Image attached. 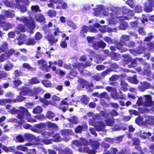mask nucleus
I'll use <instances>...</instances> for the list:
<instances>
[{
	"label": "nucleus",
	"instance_id": "1",
	"mask_svg": "<svg viewBox=\"0 0 154 154\" xmlns=\"http://www.w3.org/2000/svg\"><path fill=\"white\" fill-rule=\"evenodd\" d=\"M49 3L47 4L49 8L54 9L49 10L47 12L48 16L50 18L55 17L56 15V10L63 9L66 10L68 8L67 4L63 0H49Z\"/></svg>",
	"mask_w": 154,
	"mask_h": 154
},
{
	"label": "nucleus",
	"instance_id": "2",
	"mask_svg": "<svg viewBox=\"0 0 154 154\" xmlns=\"http://www.w3.org/2000/svg\"><path fill=\"white\" fill-rule=\"evenodd\" d=\"M130 39V36L126 35H122L120 38L119 41H117L115 44L117 49L122 53L126 51L127 49L124 48L123 46L126 44V42L129 41Z\"/></svg>",
	"mask_w": 154,
	"mask_h": 154
},
{
	"label": "nucleus",
	"instance_id": "3",
	"mask_svg": "<svg viewBox=\"0 0 154 154\" xmlns=\"http://www.w3.org/2000/svg\"><path fill=\"white\" fill-rule=\"evenodd\" d=\"M14 4L15 8H18L21 13H24L27 11L26 5H28L29 1V0H15Z\"/></svg>",
	"mask_w": 154,
	"mask_h": 154
},
{
	"label": "nucleus",
	"instance_id": "4",
	"mask_svg": "<svg viewBox=\"0 0 154 154\" xmlns=\"http://www.w3.org/2000/svg\"><path fill=\"white\" fill-rule=\"evenodd\" d=\"M22 21L29 29L33 30L35 28V24L33 18L24 17L22 19Z\"/></svg>",
	"mask_w": 154,
	"mask_h": 154
},
{
	"label": "nucleus",
	"instance_id": "5",
	"mask_svg": "<svg viewBox=\"0 0 154 154\" xmlns=\"http://www.w3.org/2000/svg\"><path fill=\"white\" fill-rule=\"evenodd\" d=\"M45 38L48 41V44L51 46L55 45L58 40V38H56L53 35L51 34L47 35Z\"/></svg>",
	"mask_w": 154,
	"mask_h": 154
},
{
	"label": "nucleus",
	"instance_id": "6",
	"mask_svg": "<svg viewBox=\"0 0 154 154\" xmlns=\"http://www.w3.org/2000/svg\"><path fill=\"white\" fill-rule=\"evenodd\" d=\"M150 83L147 81L141 82L140 85L138 87V90L140 91L143 92L145 90L150 88H151Z\"/></svg>",
	"mask_w": 154,
	"mask_h": 154
},
{
	"label": "nucleus",
	"instance_id": "7",
	"mask_svg": "<svg viewBox=\"0 0 154 154\" xmlns=\"http://www.w3.org/2000/svg\"><path fill=\"white\" fill-rule=\"evenodd\" d=\"M146 49V47L143 46L142 45H140L135 49L130 50V51L131 53L133 54L137 53L141 54L144 53Z\"/></svg>",
	"mask_w": 154,
	"mask_h": 154
},
{
	"label": "nucleus",
	"instance_id": "8",
	"mask_svg": "<svg viewBox=\"0 0 154 154\" xmlns=\"http://www.w3.org/2000/svg\"><path fill=\"white\" fill-rule=\"evenodd\" d=\"M92 43V47L95 50H97L100 48H103L106 46V43L102 40H100L99 42H94Z\"/></svg>",
	"mask_w": 154,
	"mask_h": 154
},
{
	"label": "nucleus",
	"instance_id": "9",
	"mask_svg": "<svg viewBox=\"0 0 154 154\" xmlns=\"http://www.w3.org/2000/svg\"><path fill=\"white\" fill-rule=\"evenodd\" d=\"M112 12L110 14V16L113 18H117L118 16L122 13V8L119 7H114L111 9Z\"/></svg>",
	"mask_w": 154,
	"mask_h": 154
},
{
	"label": "nucleus",
	"instance_id": "10",
	"mask_svg": "<svg viewBox=\"0 0 154 154\" xmlns=\"http://www.w3.org/2000/svg\"><path fill=\"white\" fill-rule=\"evenodd\" d=\"M88 126L87 124H83L81 125H78L76 127L75 129V132L77 134L81 133L83 131L87 130Z\"/></svg>",
	"mask_w": 154,
	"mask_h": 154
},
{
	"label": "nucleus",
	"instance_id": "11",
	"mask_svg": "<svg viewBox=\"0 0 154 154\" xmlns=\"http://www.w3.org/2000/svg\"><path fill=\"white\" fill-rule=\"evenodd\" d=\"M151 66L149 64L146 63L143 67V71L142 73L143 75L150 76L152 75V72L151 70Z\"/></svg>",
	"mask_w": 154,
	"mask_h": 154
},
{
	"label": "nucleus",
	"instance_id": "12",
	"mask_svg": "<svg viewBox=\"0 0 154 154\" xmlns=\"http://www.w3.org/2000/svg\"><path fill=\"white\" fill-rule=\"evenodd\" d=\"M46 127V124L45 123L41 122L34 125L33 128H32V131L34 132H37L39 130L42 129Z\"/></svg>",
	"mask_w": 154,
	"mask_h": 154
},
{
	"label": "nucleus",
	"instance_id": "13",
	"mask_svg": "<svg viewBox=\"0 0 154 154\" xmlns=\"http://www.w3.org/2000/svg\"><path fill=\"white\" fill-rule=\"evenodd\" d=\"M122 13L123 14L126 15L128 16H130L131 17L134 16V11L128 9L125 6H123L122 8Z\"/></svg>",
	"mask_w": 154,
	"mask_h": 154
},
{
	"label": "nucleus",
	"instance_id": "14",
	"mask_svg": "<svg viewBox=\"0 0 154 154\" xmlns=\"http://www.w3.org/2000/svg\"><path fill=\"white\" fill-rule=\"evenodd\" d=\"M89 30V27L86 25H83L80 31L79 35L82 38L86 37V34H87Z\"/></svg>",
	"mask_w": 154,
	"mask_h": 154
},
{
	"label": "nucleus",
	"instance_id": "15",
	"mask_svg": "<svg viewBox=\"0 0 154 154\" xmlns=\"http://www.w3.org/2000/svg\"><path fill=\"white\" fill-rule=\"evenodd\" d=\"M119 20L120 21L119 25L118 27L119 29L120 30H126L128 27V24L125 20Z\"/></svg>",
	"mask_w": 154,
	"mask_h": 154
},
{
	"label": "nucleus",
	"instance_id": "16",
	"mask_svg": "<svg viewBox=\"0 0 154 154\" xmlns=\"http://www.w3.org/2000/svg\"><path fill=\"white\" fill-rule=\"evenodd\" d=\"M123 57L124 64H128V63L131 62V63L132 65L136 64L135 62L132 61V58L129 55L125 54L123 56Z\"/></svg>",
	"mask_w": 154,
	"mask_h": 154
},
{
	"label": "nucleus",
	"instance_id": "17",
	"mask_svg": "<svg viewBox=\"0 0 154 154\" xmlns=\"http://www.w3.org/2000/svg\"><path fill=\"white\" fill-rule=\"evenodd\" d=\"M34 18L36 21L40 23L44 22L45 21V18L42 14H36Z\"/></svg>",
	"mask_w": 154,
	"mask_h": 154
},
{
	"label": "nucleus",
	"instance_id": "18",
	"mask_svg": "<svg viewBox=\"0 0 154 154\" xmlns=\"http://www.w3.org/2000/svg\"><path fill=\"white\" fill-rule=\"evenodd\" d=\"M32 91L28 87L23 86L22 87V90L20 91V94H22L23 96H26L29 93H30Z\"/></svg>",
	"mask_w": 154,
	"mask_h": 154
},
{
	"label": "nucleus",
	"instance_id": "19",
	"mask_svg": "<svg viewBox=\"0 0 154 154\" xmlns=\"http://www.w3.org/2000/svg\"><path fill=\"white\" fill-rule=\"evenodd\" d=\"M94 15L98 16L100 14V12L103 9V7L102 5H97L96 8H93Z\"/></svg>",
	"mask_w": 154,
	"mask_h": 154
},
{
	"label": "nucleus",
	"instance_id": "20",
	"mask_svg": "<svg viewBox=\"0 0 154 154\" xmlns=\"http://www.w3.org/2000/svg\"><path fill=\"white\" fill-rule=\"evenodd\" d=\"M105 127V125L104 124L101 122H98L97 124L95 126L96 130L98 131H104Z\"/></svg>",
	"mask_w": 154,
	"mask_h": 154
},
{
	"label": "nucleus",
	"instance_id": "21",
	"mask_svg": "<svg viewBox=\"0 0 154 154\" xmlns=\"http://www.w3.org/2000/svg\"><path fill=\"white\" fill-rule=\"evenodd\" d=\"M115 119L113 117H107L105 118V122L106 125L111 126L113 125L115 122Z\"/></svg>",
	"mask_w": 154,
	"mask_h": 154
},
{
	"label": "nucleus",
	"instance_id": "22",
	"mask_svg": "<svg viewBox=\"0 0 154 154\" xmlns=\"http://www.w3.org/2000/svg\"><path fill=\"white\" fill-rule=\"evenodd\" d=\"M14 66V64L10 61H7L3 66L4 69L6 71H8L11 70Z\"/></svg>",
	"mask_w": 154,
	"mask_h": 154
},
{
	"label": "nucleus",
	"instance_id": "23",
	"mask_svg": "<svg viewBox=\"0 0 154 154\" xmlns=\"http://www.w3.org/2000/svg\"><path fill=\"white\" fill-rule=\"evenodd\" d=\"M60 133L62 135L64 136H67L69 135H72L73 132L72 130L71 129H64L60 131Z\"/></svg>",
	"mask_w": 154,
	"mask_h": 154
},
{
	"label": "nucleus",
	"instance_id": "24",
	"mask_svg": "<svg viewBox=\"0 0 154 154\" xmlns=\"http://www.w3.org/2000/svg\"><path fill=\"white\" fill-rule=\"evenodd\" d=\"M127 79L130 83L134 84L136 85L139 83V81L137 79V75L136 74L134 75L132 77H128Z\"/></svg>",
	"mask_w": 154,
	"mask_h": 154
},
{
	"label": "nucleus",
	"instance_id": "25",
	"mask_svg": "<svg viewBox=\"0 0 154 154\" xmlns=\"http://www.w3.org/2000/svg\"><path fill=\"white\" fill-rule=\"evenodd\" d=\"M40 82V79L37 77L32 78L29 80V83L30 85L37 84Z\"/></svg>",
	"mask_w": 154,
	"mask_h": 154
},
{
	"label": "nucleus",
	"instance_id": "26",
	"mask_svg": "<svg viewBox=\"0 0 154 154\" xmlns=\"http://www.w3.org/2000/svg\"><path fill=\"white\" fill-rule=\"evenodd\" d=\"M2 149L6 153L10 152L14 153L15 151V149L13 146L7 147L4 145L2 147Z\"/></svg>",
	"mask_w": 154,
	"mask_h": 154
},
{
	"label": "nucleus",
	"instance_id": "27",
	"mask_svg": "<svg viewBox=\"0 0 154 154\" xmlns=\"http://www.w3.org/2000/svg\"><path fill=\"white\" fill-rule=\"evenodd\" d=\"M8 48V44L6 41H3V44L0 47V53L7 52Z\"/></svg>",
	"mask_w": 154,
	"mask_h": 154
},
{
	"label": "nucleus",
	"instance_id": "28",
	"mask_svg": "<svg viewBox=\"0 0 154 154\" xmlns=\"http://www.w3.org/2000/svg\"><path fill=\"white\" fill-rule=\"evenodd\" d=\"M143 118L140 116H138L135 119V122L138 125H145L146 122L143 121Z\"/></svg>",
	"mask_w": 154,
	"mask_h": 154
},
{
	"label": "nucleus",
	"instance_id": "29",
	"mask_svg": "<svg viewBox=\"0 0 154 154\" xmlns=\"http://www.w3.org/2000/svg\"><path fill=\"white\" fill-rule=\"evenodd\" d=\"M0 26L5 31H6L12 28L11 24L5 22L1 24Z\"/></svg>",
	"mask_w": 154,
	"mask_h": 154
},
{
	"label": "nucleus",
	"instance_id": "30",
	"mask_svg": "<svg viewBox=\"0 0 154 154\" xmlns=\"http://www.w3.org/2000/svg\"><path fill=\"white\" fill-rule=\"evenodd\" d=\"M114 92L111 93V95L114 100H116L119 99H122L123 98V95H122L120 96L119 94L116 91Z\"/></svg>",
	"mask_w": 154,
	"mask_h": 154
},
{
	"label": "nucleus",
	"instance_id": "31",
	"mask_svg": "<svg viewBox=\"0 0 154 154\" xmlns=\"http://www.w3.org/2000/svg\"><path fill=\"white\" fill-rule=\"evenodd\" d=\"M146 97L145 104L147 106H151L152 105V99L151 96L149 95H145Z\"/></svg>",
	"mask_w": 154,
	"mask_h": 154
},
{
	"label": "nucleus",
	"instance_id": "32",
	"mask_svg": "<svg viewBox=\"0 0 154 154\" xmlns=\"http://www.w3.org/2000/svg\"><path fill=\"white\" fill-rule=\"evenodd\" d=\"M39 100L40 102L43 103L45 106H48L50 104H53L54 103L53 101L51 100L48 101L41 97H39Z\"/></svg>",
	"mask_w": 154,
	"mask_h": 154
},
{
	"label": "nucleus",
	"instance_id": "33",
	"mask_svg": "<svg viewBox=\"0 0 154 154\" xmlns=\"http://www.w3.org/2000/svg\"><path fill=\"white\" fill-rule=\"evenodd\" d=\"M22 94H20V92H19V95L17 96L16 98L14 99V102H22L26 99V98L25 97H23Z\"/></svg>",
	"mask_w": 154,
	"mask_h": 154
},
{
	"label": "nucleus",
	"instance_id": "34",
	"mask_svg": "<svg viewBox=\"0 0 154 154\" xmlns=\"http://www.w3.org/2000/svg\"><path fill=\"white\" fill-rule=\"evenodd\" d=\"M90 143L91 147L95 149H97L100 146V143L97 140H91Z\"/></svg>",
	"mask_w": 154,
	"mask_h": 154
},
{
	"label": "nucleus",
	"instance_id": "35",
	"mask_svg": "<svg viewBox=\"0 0 154 154\" xmlns=\"http://www.w3.org/2000/svg\"><path fill=\"white\" fill-rule=\"evenodd\" d=\"M72 67L75 69H77L79 71L81 72H83V70L81 68L82 66V63H74L72 65Z\"/></svg>",
	"mask_w": 154,
	"mask_h": 154
},
{
	"label": "nucleus",
	"instance_id": "36",
	"mask_svg": "<svg viewBox=\"0 0 154 154\" xmlns=\"http://www.w3.org/2000/svg\"><path fill=\"white\" fill-rule=\"evenodd\" d=\"M31 11L33 13H36L41 11L39 6L38 5H32L31 7Z\"/></svg>",
	"mask_w": 154,
	"mask_h": 154
},
{
	"label": "nucleus",
	"instance_id": "37",
	"mask_svg": "<svg viewBox=\"0 0 154 154\" xmlns=\"http://www.w3.org/2000/svg\"><path fill=\"white\" fill-rule=\"evenodd\" d=\"M43 110V109L41 106H38L34 108L33 112L34 114H39L41 113Z\"/></svg>",
	"mask_w": 154,
	"mask_h": 154
},
{
	"label": "nucleus",
	"instance_id": "38",
	"mask_svg": "<svg viewBox=\"0 0 154 154\" xmlns=\"http://www.w3.org/2000/svg\"><path fill=\"white\" fill-rule=\"evenodd\" d=\"M25 140L24 137L21 134L17 136L15 138V141L16 142L21 143Z\"/></svg>",
	"mask_w": 154,
	"mask_h": 154
},
{
	"label": "nucleus",
	"instance_id": "39",
	"mask_svg": "<svg viewBox=\"0 0 154 154\" xmlns=\"http://www.w3.org/2000/svg\"><path fill=\"white\" fill-rule=\"evenodd\" d=\"M2 1L4 5L7 7L13 8L14 7V4L13 5L11 3L13 2H10L8 0H2Z\"/></svg>",
	"mask_w": 154,
	"mask_h": 154
},
{
	"label": "nucleus",
	"instance_id": "40",
	"mask_svg": "<svg viewBox=\"0 0 154 154\" xmlns=\"http://www.w3.org/2000/svg\"><path fill=\"white\" fill-rule=\"evenodd\" d=\"M84 152H87L89 154H95L96 151L94 149H90L89 147L85 146L84 148Z\"/></svg>",
	"mask_w": 154,
	"mask_h": 154
},
{
	"label": "nucleus",
	"instance_id": "41",
	"mask_svg": "<svg viewBox=\"0 0 154 154\" xmlns=\"http://www.w3.org/2000/svg\"><path fill=\"white\" fill-rule=\"evenodd\" d=\"M23 137L25 140L28 141H32L33 139V135L29 133L25 134Z\"/></svg>",
	"mask_w": 154,
	"mask_h": 154
},
{
	"label": "nucleus",
	"instance_id": "42",
	"mask_svg": "<svg viewBox=\"0 0 154 154\" xmlns=\"http://www.w3.org/2000/svg\"><path fill=\"white\" fill-rule=\"evenodd\" d=\"M103 39L105 42L109 44H114V43H116V42H117V41H115L114 42L113 40L111 38L108 36L104 37L103 38Z\"/></svg>",
	"mask_w": 154,
	"mask_h": 154
},
{
	"label": "nucleus",
	"instance_id": "43",
	"mask_svg": "<svg viewBox=\"0 0 154 154\" xmlns=\"http://www.w3.org/2000/svg\"><path fill=\"white\" fill-rule=\"evenodd\" d=\"M89 98L86 95H84L81 99V102L85 105H87L89 101Z\"/></svg>",
	"mask_w": 154,
	"mask_h": 154
},
{
	"label": "nucleus",
	"instance_id": "44",
	"mask_svg": "<svg viewBox=\"0 0 154 154\" xmlns=\"http://www.w3.org/2000/svg\"><path fill=\"white\" fill-rule=\"evenodd\" d=\"M13 11L5 10L4 14V16L7 18H12L14 16V14L13 13Z\"/></svg>",
	"mask_w": 154,
	"mask_h": 154
},
{
	"label": "nucleus",
	"instance_id": "45",
	"mask_svg": "<svg viewBox=\"0 0 154 154\" xmlns=\"http://www.w3.org/2000/svg\"><path fill=\"white\" fill-rule=\"evenodd\" d=\"M36 43L35 39L33 38H30L27 39L26 42V45H34Z\"/></svg>",
	"mask_w": 154,
	"mask_h": 154
},
{
	"label": "nucleus",
	"instance_id": "46",
	"mask_svg": "<svg viewBox=\"0 0 154 154\" xmlns=\"http://www.w3.org/2000/svg\"><path fill=\"white\" fill-rule=\"evenodd\" d=\"M59 154H73V152L71 149L67 148L61 151Z\"/></svg>",
	"mask_w": 154,
	"mask_h": 154
},
{
	"label": "nucleus",
	"instance_id": "47",
	"mask_svg": "<svg viewBox=\"0 0 154 154\" xmlns=\"http://www.w3.org/2000/svg\"><path fill=\"white\" fill-rule=\"evenodd\" d=\"M33 92L35 95H37L38 94L43 93V91L41 87H34L33 88Z\"/></svg>",
	"mask_w": 154,
	"mask_h": 154
},
{
	"label": "nucleus",
	"instance_id": "48",
	"mask_svg": "<svg viewBox=\"0 0 154 154\" xmlns=\"http://www.w3.org/2000/svg\"><path fill=\"white\" fill-rule=\"evenodd\" d=\"M55 116V114L53 112L49 111H48L46 114V117L49 119H52Z\"/></svg>",
	"mask_w": 154,
	"mask_h": 154
},
{
	"label": "nucleus",
	"instance_id": "49",
	"mask_svg": "<svg viewBox=\"0 0 154 154\" xmlns=\"http://www.w3.org/2000/svg\"><path fill=\"white\" fill-rule=\"evenodd\" d=\"M67 24L69 26L71 27L73 30L76 29L77 28V26L72 21L68 20L67 22Z\"/></svg>",
	"mask_w": 154,
	"mask_h": 154
},
{
	"label": "nucleus",
	"instance_id": "50",
	"mask_svg": "<svg viewBox=\"0 0 154 154\" xmlns=\"http://www.w3.org/2000/svg\"><path fill=\"white\" fill-rule=\"evenodd\" d=\"M124 45L129 48H134L135 47V42L129 40L126 42V44Z\"/></svg>",
	"mask_w": 154,
	"mask_h": 154
},
{
	"label": "nucleus",
	"instance_id": "51",
	"mask_svg": "<svg viewBox=\"0 0 154 154\" xmlns=\"http://www.w3.org/2000/svg\"><path fill=\"white\" fill-rule=\"evenodd\" d=\"M42 84L46 87H49L51 86V83L48 80H44L42 81Z\"/></svg>",
	"mask_w": 154,
	"mask_h": 154
},
{
	"label": "nucleus",
	"instance_id": "52",
	"mask_svg": "<svg viewBox=\"0 0 154 154\" xmlns=\"http://www.w3.org/2000/svg\"><path fill=\"white\" fill-rule=\"evenodd\" d=\"M120 85L124 91H125L128 89L127 87L128 84L125 81H122L120 83Z\"/></svg>",
	"mask_w": 154,
	"mask_h": 154
},
{
	"label": "nucleus",
	"instance_id": "53",
	"mask_svg": "<svg viewBox=\"0 0 154 154\" xmlns=\"http://www.w3.org/2000/svg\"><path fill=\"white\" fill-rule=\"evenodd\" d=\"M51 67L50 66H48L46 64H44L41 66L40 68L42 70L46 72H48L50 70V68Z\"/></svg>",
	"mask_w": 154,
	"mask_h": 154
},
{
	"label": "nucleus",
	"instance_id": "54",
	"mask_svg": "<svg viewBox=\"0 0 154 154\" xmlns=\"http://www.w3.org/2000/svg\"><path fill=\"white\" fill-rule=\"evenodd\" d=\"M67 120L71 123L75 124H77L79 122L78 118L76 117H73L71 119L68 118Z\"/></svg>",
	"mask_w": 154,
	"mask_h": 154
},
{
	"label": "nucleus",
	"instance_id": "55",
	"mask_svg": "<svg viewBox=\"0 0 154 154\" xmlns=\"http://www.w3.org/2000/svg\"><path fill=\"white\" fill-rule=\"evenodd\" d=\"M8 76V74L4 71H0V79L2 80L6 79Z\"/></svg>",
	"mask_w": 154,
	"mask_h": 154
},
{
	"label": "nucleus",
	"instance_id": "56",
	"mask_svg": "<svg viewBox=\"0 0 154 154\" xmlns=\"http://www.w3.org/2000/svg\"><path fill=\"white\" fill-rule=\"evenodd\" d=\"M72 146L73 147V145L77 147H79L82 146V143L80 140H74L72 141Z\"/></svg>",
	"mask_w": 154,
	"mask_h": 154
},
{
	"label": "nucleus",
	"instance_id": "57",
	"mask_svg": "<svg viewBox=\"0 0 154 154\" xmlns=\"http://www.w3.org/2000/svg\"><path fill=\"white\" fill-rule=\"evenodd\" d=\"M42 29L45 34H48L50 33V30L48 28L47 24H45L42 26Z\"/></svg>",
	"mask_w": 154,
	"mask_h": 154
},
{
	"label": "nucleus",
	"instance_id": "58",
	"mask_svg": "<svg viewBox=\"0 0 154 154\" xmlns=\"http://www.w3.org/2000/svg\"><path fill=\"white\" fill-rule=\"evenodd\" d=\"M17 114V117L19 119L22 120L24 118V114L23 112L22 111V109L21 111L20 110L19 112Z\"/></svg>",
	"mask_w": 154,
	"mask_h": 154
},
{
	"label": "nucleus",
	"instance_id": "59",
	"mask_svg": "<svg viewBox=\"0 0 154 154\" xmlns=\"http://www.w3.org/2000/svg\"><path fill=\"white\" fill-rule=\"evenodd\" d=\"M98 97L100 98H104L108 99L109 98L108 94L106 92L104 91L99 94Z\"/></svg>",
	"mask_w": 154,
	"mask_h": 154
},
{
	"label": "nucleus",
	"instance_id": "60",
	"mask_svg": "<svg viewBox=\"0 0 154 154\" xmlns=\"http://www.w3.org/2000/svg\"><path fill=\"white\" fill-rule=\"evenodd\" d=\"M43 37L42 34L39 32H36L34 36L35 40H39L41 39Z\"/></svg>",
	"mask_w": 154,
	"mask_h": 154
},
{
	"label": "nucleus",
	"instance_id": "61",
	"mask_svg": "<svg viewBox=\"0 0 154 154\" xmlns=\"http://www.w3.org/2000/svg\"><path fill=\"white\" fill-rule=\"evenodd\" d=\"M13 83L15 87H17L19 86L22 83V81L18 79H15L13 81Z\"/></svg>",
	"mask_w": 154,
	"mask_h": 154
},
{
	"label": "nucleus",
	"instance_id": "62",
	"mask_svg": "<svg viewBox=\"0 0 154 154\" xmlns=\"http://www.w3.org/2000/svg\"><path fill=\"white\" fill-rule=\"evenodd\" d=\"M54 142H58L61 140V138L59 133H56L53 137Z\"/></svg>",
	"mask_w": 154,
	"mask_h": 154
},
{
	"label": "nucleus",
	"instance_id": "63",
	"mask_svg": "<svg viewBox=\"0 0 154 154\" xmlns=\"http://www.w3.org/2000/svg\"><path fill=\"white\" fill-rule=\"evenodd\" d=\"M146 122L150 125H154V117L152 116L149 117Z\"/></svg>",
	"mask_w": 154,
	"mask_h": 154
},
{
	"label": "nucleus",
	"instance_id": "64",
	"mask_svg": "<svg viewBox=\"0 0 154 154\" xmlns=\"http://www.w3.org/2000/svg\"><path fill=\"white\" fill-rule=\"evenodd\" d=\"M134 10L136 13H140L142 12L143 9L142 7L139 5H137L135 7Z\"/></svg>",
	"mask_w": 154,
	"mask_h": 154
}]
</instances>
